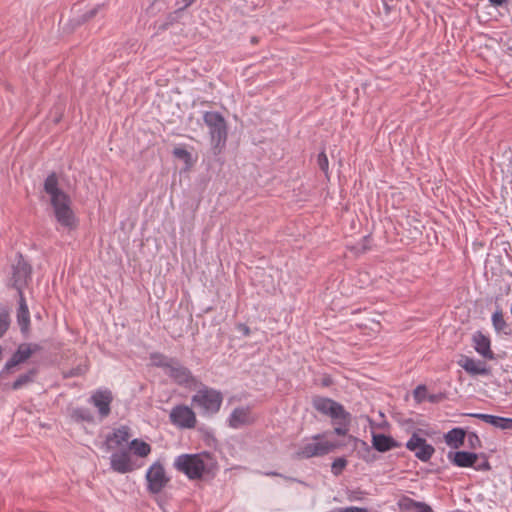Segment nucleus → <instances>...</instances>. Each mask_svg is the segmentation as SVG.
Masks as SVG:
<instances>
[{"instance_id":"7ed1b4c3","label":"nucleus","mask_w":512,"mask_h":512,"mask_svg":"<svg viewBox=\"0 0 512 512\" xmlns=\"http://www.w3.org/2000/svg\"><path fill=\"white\" fill-rule=\"evenodd\" d=\"M203 121L208 127V133L214 154L221 153L226 146L228 137L226 119L218 111H206L203 114Z\"/></svg>"},{"instance_id":"f03ea898","label":"nucleus","mask_w":512,"mask_h":512,"mask_svg":"<svg viewBox=\"0 0 512 512\" xmlns=\"http://www.w3.org/2000/svg\"><path fill=\"white\" fill-rule=\"evenodd\" d=\"M326 436L327 432H322L304 437L295 451L294 457L297 459L322 457L342 446V444L338 442L327 440Z\"/></svg>"},{"instance_id":"c756f323","label":"nucleus","mask_w":512,"mask_h":512,"mask_svg":"<svg viewBox=\"0 0 512 512\" xmlns=\"http://www.w3.org/2000/svg\"><path fill=\"white\" fill-rule=\"evenodd\" d=\"M419 501H415L413 500L412 498L406 496V495H402L398 500H397V506L398 508L401 510V511H410V510H415L417 504H418Z\"/></svg>"},{"instance_id":"f3484780","label":"nucleus","mask_w":512,"mask_h":512,"mask_svg":"<svg viewBox=\"0 0 512 512\" xmlns=\"http://www.w3.org/2000/svg\"><path fill=\"white\" fill-rule=\"evenodd\" d=\"M472 341L475 351L483 358L488 360H493L495 358V355L491 350V341L488 336L477 331L473 334Z\"/></svg>"},{"instance_id":"c9c22d12","label":"nucleus","mask_w":512,"mask_h":512,"mask_svg":"<svg viewBox=\"0 0 512 512\" xmlns=\"http://www.w3.org/2000/svg\"><path fill=\"white\" fill-rule=\"evenodd\" d=\"M467 441L471 448H477L481 446V440L476 432H469L467 435Z\"/></svg>"},{"instance_id":"1a4fd4ad","label":"nucleus","mask_w":512,"mask_h":512,"mask_svg":"<svg viewBox=\"0 0 512 512\" xmlns=\"http://www.w3.org/2000/svg\"><path fill=\"white\" fill-rule=\"evenodd\" d=\"M169 421L176 428L184 430L195 428L197 418L191 407L185 404H177L170 410Z\"/></svg>"},{"instance_id":"49530a36","label":"nucleus","mask_w":512,"mask_h":512,"mask_svg":"<svg viewBox=\"0 0 512 512\" xmlns=\"http://www.w3.org/2000/svg\"><path fill=\"white\" fill-rule=\"evenodd\" d=\"M27 347L31 351V355L40 350V345L38 344H27Z\"/></svg>"},{"instance_id":"8fccbe9b","label":"nucleus","mask_w":512,"mask_h":512,"mask_svg":"<svg viewBox=\"0 0 512 512\" xmlns=\"http://www.w3.org/2000/svg\"><path fill=\"white\" fill-rule=\"evenodd\" d=\"M368 239H369V236H364L362 240H363V242H366V241H368Z\"/></svg>"},{"instance_id":"9d476101","label":"nucleus","mask_w":512,"mask_h":512,"mask_svg":"<svg viewBox=\"0 0 512 512\" xmlns=\"http://www.w3.org/2000/svg\"><path fill=\"white\" fill-rule=\"evenodd\" d=\"M87 402L97 410L99 421H102L111 413L113 393L107 387L97 388L91 393Z\"/></svg>"},{"instance_id":"7c9ffc66","label":"nucleus","mask_w":512,"mask_h":512,"mask_svg":"<svg viewBox=\"0 0 512 512\" xmlns=\"http://www.w3.org/2000/svg\"><path fill=\"white\" fill-rule=\"evenodd\" d=\"M348 461L345 457H338L334 459L331 464V472L334 476H339L345 467L347 466Z\"/></svg>"},{"instance_id":"72a5a7b5","label":"nucleus","mask_w":512,"mask_h":512,"mask_svg":"<svg viewBox=\"0 0 512 512\" xmlns=\"http://www.w3.org/2000/svg\"><path fill=\"white\" fill-rule=\"evenodd\" d=\"M172 153L176 158L182 159L186 163H189L191 160V154L185 148L176 147L173 149Z\"/></svg>"},{"instance_id":"2f4dec72","label":"nucleus","mask_w":512,"mask_h":512,"mask_svg":"<svg viewBox=\"0 0 512 512\" xmlns=\"http://www.w3.org/2000/svg\"><path fill=\"white\" fill-rule=\"evenodd\" d=\"M427 387L424 384L417 385L413 390V398L416 403H422L427 400Z\"/></svg>"},{"instance_id":"58836bf2","label":"nucleus","mask_w":512,"mask_h":512,"mask_svg":"<svg viewBox=\"0 0 512 512\" xmlns=\"http://www.w3.org/2000/svg\"><path fill=\"white\" fill-rule=\"evenodd\" d=\"M415 512H434L431 506L426 504L425 502H418Z\"/></svg>"},{"instance_id":"09e8293b","label":"nucleus","mask_w":512,"mask_h":512,"mask_svg":"<svg viewBox=\"0 0 512 512\" xmlns=\"http://www.w3.org/2000/svg\"><path fill=\"white\" fill-rule=\"evenodd\" d=\"M330 383H331L330 379H325V380L323 381V385H324V386H328V385H330Z\"/></svg>"},{"instance_id":"37998d69","label":"nucleus","mask_w":512,"mask_h":512,"mask_svg":"<svg viewBox=\"0 0 512 512\" xmlns=\"http://www.w3.org/2000/svg\"><path fill=\"white\" fill-rule=\"evenodd\" d=\"M509 0H488V2L490 3L491 6H494V7H501L505 4H507Z\"/></svg>"},{"instance_id":"393cba45","label":"nucleus","mask_w":512,"mask_h":512,"mask_svg":"<svg viewBox=\"0 0 512 512\" xmlns=\"http://www.w3.org/2000/svg\"><path fill=\"white\" fill-rule=\"evenodd\" d=\"M20 295L19 308L17 311V321L22 331H26L30 325V313L28 306L25 302L23 294Z\"/></svg>"},{"instance_id":"4468645a","label":"nucleus","mask_w":512,"mask_h":512,"mask_svg":"<svg viewBox=\"0 0 512 512\" xmlns=\"http://www.w3.org/2000/svg\"><path fill=\"white\" fill-rule=\"evenodd\" d=\"M110 468L120 474L133 471L135 466L132 463L129 451L122 449L112 453L110 456Z\"/></svg>"},{"instance_id":"aec40b11","label":"nucleus","mask_w":512,"mask_h":512,"mask_svg":"<svg viewBox=\"0 0 512 512\" xmlns=\"http://www.w3.org/2000/svg\"><path fill=\"white\" fill-rule=\"evenodd\" d=\"M448 458L452 462L453 465L461 468H470L476 464L478 459V455L474 452L468 451H456L453 453L449 452Z\"/></svg>"},{"instance_id":"423d86ee","label":"nucleus","mask_w":512,"mask_h":512,"mask_svg":"<svg viewBox=\"0 0 512 512\" xmlns=\"http://www.w3.org/2000/svg\"><path fill=\"white\" fill-rule=\"evenodd\" d=\"M54 217L63 231L71 232L77 229L79 221L74 211L71 208L70 197H65L54 202H51Z\"/></svg>"},{"instance_id":"f704fd0d","label":"nucleus","mask_w":512,"mask_h":512,"mask_svg":"<svg viewBox=\"0 0 512 512\" xmlns=\"http://www.w3.org/2000/svg\"><path fill=\"white\" fill-rule=\"evenodd\" d=\"M10 324L9 315L7 312H0V338L5 334Z\"/></svg>"},{"instance_id":"b1692460","label":"nucleus","mask_w":512,"mask_h":512,"mask_svg":"<svg viewBox=\"0 0 512 512\" xmlns=\"http://www.w3.org/2000/svg\"><path fill=\"white\" fill-rule=\"evenodd\" d=\"M466 433L463 428L455 427L449 430L445 435L444 439L447 445L457 449L463 445Z\"/></svg>"},{"instance_id":"c03bdc74","label":"nucleus","mask_w":512,"mask_h":512,"mask_svg":"<svg viewBox=\"0 0 512 512\" xmlns=\"http://www.w3.org/2000/svg\"><path fill=\"white\" fill-rule=\"evenodd\" d=\"M392 1L393 0H381L386 14H389L391 12L392 7H391L390 3Z\"/></svg>"},{"instance_id":"5701e85b","label":"nucleus","mask_w":512,"mask_h":512,"mask_svg":"<svg viewBox=\"0 0 512 512\" xmlns=\"http://www.w3.org/2000/svg\"><path fill=\"white\" fill-rule=\"evenodd\" d=\"M71 418L75 422L87 423V424H95L96 417L93 412L84 406L76 407L71 412Z\"/></svg>"},{"instance_id":"2eb2a0df","label":"nucleus","mask_w":512,"mask_h":512,"mask_svg":"<svg viewBox=\"0 0 512 512\" xmlns=\"http://www.w3.org/2000/svg\"><path fill=\"white\" fill-rule=\"evenodd\" d=\"M458 365L473 376H488L491 372L485 362L464 355L458 360Z\"/></svg>"},{"instance_id":"f8f14e48","label":"nucleus","mask_w":512,"mask_h":512,"mask_svg":"<svg viewBox=\"0 0 512 512\" xmlns=\"http://www.w3.org/2000/svg\"><path fill=\"white\" fill-rule=\"evenodd\" d=\"M32 268L30 264L24 259L22 254H18L17 261L12 267V287H14L19 294H22L23 288L27 285L28 280L31 278Z\"/></svg>"},{"instance_id":"c85d7f7f","label":"nucleus","mask_w":512,"mask_h":512,"mask_svg":"<svg viewBox=\"0 0 512 512\" xmlns=\"http://www.w3.org/2000/svg\"><path fill=\"white\" fill-rule=\"evenodd\" d=\"M492 325L497 333L503 332L505 334H509L505 331L507 328V323L504 320L502 310L497 308L496 311L492 314L491 317Z\"/></svg>"},{"instance_id":"3c124183","label":"nucleus","mask_w":512,"mask_h":512,"mask_svg":"<svg viewBox=\"0 0 512 512\" xmlns=\"http://www.w3.org/2000/svg\"><path fill=\"white\" fill-rule=\"evenodd\" d=\"M251 41H252L253 43H256V42H257L256 37H253V38L251 39Z\"/></svg>"},{"instance_id":"4c0bfd02","label":"nucleus","mask_w":512,"mask_h":512,"mask_svg":"<svg viewBox=\"0 0 512 512\" xmlns=\"http://www.w3.org/2000/svg\"><path fill=\"white\" fill-rule=\"evenodd\" d=\"M445 398L443 393L428 394L427 401L430 403H438Z\"/></svg>"},{"instance_id":"0eeeda50","label":"nucleus","mask_w":512,"mask_h":512,"mask_svg":"<svg viewBox=\"0 0 512 512\" xmlns=\"http://www.w3.org/2000/svg\"><path fill=\"white\" fill-rule=\"evenodd\" d=\"M146 490L152 495H158L170 482L164 465L160 461L154 462L146 471Z\"/></svg>"},{"instance_id":"a878e982","label":"nucleus","mask_w":512,"mask_h":512,"mask_svg":"<svg viewBox=\"0 0 512 512\" xmlns=\"http://www.w3.org/2000/svg\"><path fill=\"white\" fill-rule=\"evenodd\" d=\"M37 375V369L32 368L28 370L26 373H23L17 377V379L12 383L11 389L14 391L20 390L22 387L26 386L29 383L34 381V378Z\"/></svg>"},{"instance_id":"6ab92c4d","label":"nucleus","mask_w":512,"mask_h":512,"mask_svg":"<svg viewBox=\"0 0 512 512\" xmlns=\"http://www.w3.org/2000/svg\"><path fill=\"white\" fill-rule=\"evenodd\" d=\"M469 416L480 419L485 423L494 426L495 428L502 430H512V418L485 413H470Z\"/></svg>"},{"instance_id":"473e14b6","label":"nucleus","mask_w":512,"mask_h":512,"mask_svg":"<svg viewBox=\"0 0 512 512\" xmlns=\"http://www.w3.org/2000/svg\"><path fill=\"white\" fill-rule=\"evenodd\" d=\"M317 164H318L320 170L325 173L326 177H328V175H329V160H328V157L324 150L319 152V154L317 156Z\"/></svg>"},{"instance_id":"79ce46f5","label":"nucleus","mask_w":512,"mask_h":512,"mask_svg":"<svg viewBox=\"0 0 512 512\" xmlns=\"http://www.w3.org/2000/svg\"><path fill=\"white\" fill-rule=\"evenodd\" d=\"M97 10H98V7H94V8H92V9L88 10V11L84 14V16H83V20H88V19L93 18V17L96 15Z\"/></svg>"},{"instance_id":"9b49d317","label":"nucleus","mask_w":512,"mask_h":512,"mask_svg":"<svg viewBox=\"0 0 512 512\" xmlns=\"http://www.w3.org/2000/svg\"><path fill=\"white\" fill-rule=\"evenodd\" d=\"M405 447L407 450L414 453V456L421 462H428L435 453V448L432 444L428 443L427 440L419 435L417 432H413L410 438L407 440Z\"/></svg>"},{"instance_id":"ea45409f","label":"nucleus","mask_w":512,"mask_h":512,"mask_svg":"<svg viewBox=\"0 0 512 512\" xmlns=\"http://www.w3.org/2000/svg\"><path fill=\"white\" fill-rule=\"evenodd\" d=\"M474 468L477 471H487L490 469V464L487 460H484L482 463H480L478 465H474Z\"/></svg>"},{"instance_id":"6e6552de","label":"nucleus","mask_w":512,"mask_h":512,"mask_svg":"<svg viewBox=\"0 0 512 512\" xmlns=\"http://www.w3.org/2000/svg\"><path fill=\"white\" fill-rule=\"evenodd\" d=\"M178 386L195 389L199 386L200 381L193 375L192 371L184 366L177 358H175L165 373Z\"/></svg>"},{"instance_id":"ddd939ff","label":"nucleus","mask_w":512,"mask_h":512,"mask_svg":"<svg viewBox=\"0 0 512 512\" xmlns=\"http://www.w3.org/2000/svg\"><path fill=\"white\" fill-rule=\"evenodd\" d=\"M257 417L249 405L237 406L229 414L226 423L231 429H240L255 423Z\"/></svg>"},{"instance_id":"a211bd4d","label":"nucleus","mask_w":512,"mask_h":512,"mask_svg":"<svg viewBox=\"0 0 512 512\" xmlns=\"http://www.w3.org/2000/svg\"><path fill=\"white\" fill-rule=\"evenodd\" d=\"M43 188L50 196V203L69 196L59 187L58 177L54 172L50 173L45 178Z\"/></svg>"},{"instance_id":"e433bc0d","label":"nucleus","mask_w":512,"mask_h":512,"mask_svg":"<svg viewBox=\"0 0 512 512\" xmlns=\"http://www.w3.org/2000/svg\"><path fill=\"white\" fill-rule=\"evenodd\" d=\"M332 512H368V510L366 508L349 506V507H345V508L335 509Z\"/></svg>"},{"instance_id":"20e7f679","label":"nucleus","mask_w":512,"mask_h":512,"mask_svg":"<svg viewBox=\"0 0 512 512\" xmlns=\"http://www.w3.org/2000/svg\"><path fill=\"white\" fill-rule=\"evenodd\" d=\"M200 388L192 396V404L199 409L200 414L205 417L216 415L223 403V394L221 391L199 384Z\"/></svg>"},{"instance_id":"412c9836","label":"nucleus","mask_w":512,"mask_h":512,"mask_svg":"<svg viewBox=\"0 0 512 512\" xmlns=\"http://www.w3.org/2000/svg\"><path fill=\"white\" fill-rule=\"evenodd\" d=\"M372 445L374 449L382 453L400 447L399 442L385 434H374L372 436Z\"/></svg>"},{"instance_id":"dca6fc26","label":"nucleus","mask_w":512,"mask_h":512,"mask_svg":"<svg viewBox=\"0 0 512 512\" xmlns=\"http://www.w3.org/2000/svg\"><path fill=\"white\" fill-rule=\"evenodd\" d=\"M30 357L31 351L28 349L27 343L20 344L11 358L5 363L4 367L0 371V376H4L6 373H9L12 368L21 363H24Z\"/></svg>"},{"instance_id":"39448f33","label":"nucleus","mask_w":512,"mask_h":512,"mask_svg":"<svg viewBox=\"0 0 512 512\" xmlns=\"http://www.w3.org/2000/svg\"><path fill=\"white\" fill-rule=\"evenodd\" d=\"M209 454H181L174 461L175 468L191 480L200 479L205 470L204 458Z\"/></svg>"},{"instance_id":"a18cd8bd","label":"nucleus","mask_w":512,"mask_h":512,"mask_svg":"<svg viewBox=\"0 0 512 512\" xmlns=\"http://www.w3.org/2000/svg\"><path fill=\"white\" fill-rule=\"evenodd\" d=\"M196 0H182V6L179 8L180 10H184L191 6Z\"/></svg>"},{"instance_id":"f257e3e1","label":"nucleus","mask_w":512,"mask_h":512,"mask_svg":"<svg viewBox=\"0 0 512 512\" xmlns=\"http://www.w3.org/2000/svg\"><path fill=\"white\" fill-rule=\"evenodd\" d=\"M313 408L320 414L329 416L335 426L334 433L345 436L349 432L351 414L344 409V406L328 397L316 396L312 400Z\"/></svg>"},{"instance_id":"de8ad7c7","label":"nucleus","mask_w":512,"mask_h":512,"mask_svg":"<svg viewBox=\"0 0 512 512\" xmlns=\"http://www.w3.org/2000/svg\"><path fill=\"white\" fill-rule=\"evenodd\" d=\"M239 330L242 331V333L245 335V336H248L249 333H250V329L247 325L245 324H239Z\"/></svg>"},{"instance_id":"cd10ccee","label":"nucleus","mask_w":512,"mask_h":512,"mask_svg":"<svg viewBox=\"0 0 512 512\" xmlns=\"http://www.w3.org/2000/svg\"><path fill=\"white\" fill-rule=\"evenodd\" d=\"M129 447L133 453L139 457H146L151 452L150 444L140 439H133Z\"/></svg>"},{"instance_id":"4be33fe9","label":"nucleus","mask_w":512,"mask_h":512,"mask_svg":"<svg viewBox=\"0 0 512 512\" xmlns=\"http://www.w3.org/2000/svg\"><path fill=\"white\" fill-rule=\"evenodd\" d=\"M130 438V428L126 425H122L113 430L112 433L106 436V444L109 445L110 442H113L115 446H120L123 443L127 442Z\"/></svg>"},{"instance_id":"bb28decb","label":"nucleus","mask_w":512,"mask_h":512,"mask_svg":"<svg viewBox=\"0 0 512 512\" xmlns=\"http://www.w3.org/2000/svg\"><path fill=\"white\" fill-rule=\"evenodd\" d=\"M174 357H168L162 353L154 352L150 354V360L153 366L162 368L166 373L172 364Z\"/></svg>"},{"instance_id":"a19ab883","label":"nucleus","mask_w":512,"mask_h":512,"mask_svg":"<svg viewBox=\"0 0 512 512\" xmlns=\"http://www.w3.org/2000/svg\"><path fill=\"white\" fill-rule=\"evenodd\" d=\"M263 474L266 476H279V477H283L287 480L297 481L295 478L284 476L276 471H267V472H264Z\"/></svg>"}]
</instances>
